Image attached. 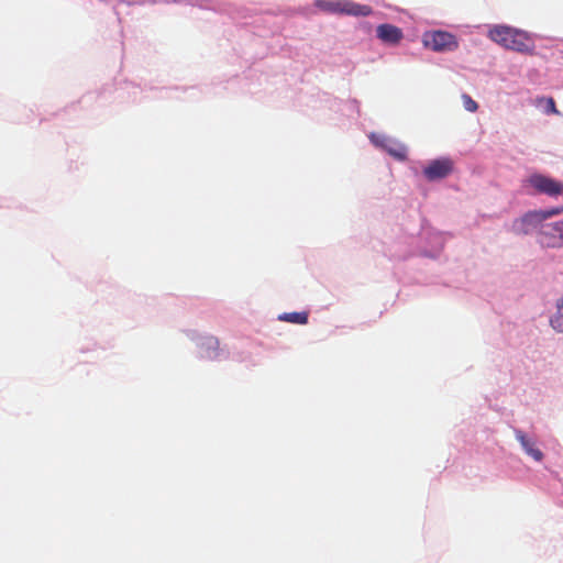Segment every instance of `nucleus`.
Instances as JSON below:
<instances>
[{
    "label": "nucleus",
    "mask_w": 563,
    "mask_h": 563,
    "mask_svg": "<svg viewBox=\"0 0 563 563\" xmlns=\"http://www.w3.org/2000/svg\"><path fill=\"white\" fill-rule=\"evenodd\" d=\"M544 102L545 103V112L548 114H559V110L556 109V106H555V102H554V99L549 97V98H540L538 99V103H542Z\"/></svg>",
    "instance_id": "obj_12"
},
{
    "label": "nucleus",
    "mask_w": 563,
    "mask_h": 563,
    "mask_svg": "<svg viewBox=\"0 0 563 563\" xmlns=\"http://www.w3.org/2000/svg\"><path fill=\"white\" fill-rule=\"evenodd\" d=\"M463 106L464 108L470 112H475L478 108V104L476 101H474L468 95L464 93L462 96Z\"/></svg>",
    "instance_id": "obj_14"
},
{
    "label": "nucleus",
    "mask_w": 563,
    "mask_h": 563,
    "mask_svg": "<svg viewBox=\"0 0 563 563\" xmlns=\"http://www.w3.org/2000/svg\"><path fill=\"white\" fill-rule=\"evenodd\" d=\"M516 439L520 442L525 452L530 455L534 461L541 462L543 453L536 446L534 441L529 439L521 430H516Z\"/></svg>",
    "instance_id": "obj_8"
},
{
    "label": "nucleus",
    "mask_w": 563,
    "mask_h": 563,
    "mask_svg": "<svg viewBox=\"0 0 563 563\" xmlns=\"http://www.w3.org/2000/svg\"><path fill=\"white\" fill-rule=\"evenodd\" d=\"M562 212H563V207H556V208L537 211L533 213V217L539 221H544L549 218L561 214Z\"/></svg>",
    "instance_id": "obj_11"
},
{
    "label": "nucleus",
    "mask_w": 563,
    "mask_h": 563,
    "mask_svg": "<svg viewBox=\"0 0 563 563\" xmlns=\"http://www.w3.org/2000/svg\"><path fill=\"white\" fill-rule=\"evenodd\" d=\"M377 37L386 44H397L402 38V32L399 27L384 23L377 26Z\"/></svg>",
    "instance_id": "obj_7"
},
{
    "label": "nucleus",
    "mask_w": 563,
    "mask_h": 563,
    "mask_svg": "<svg viewBox=\"0 0 563 563\" xmlns=\"http://www.w3.org/2000/svg\"><path fill=\"white\" fill-rule=\"evenodd\" d=\"M488 37L506 49L527 55L534 54V41L526 31L508 25H494L488 31Z\"/></svg>",
    "instance_id": "obj_1"
},
{
    "label": "nucleus",
    "mask_w": 563,
    "mask_h": 563,
    "mask_svg": "<svg viewBox=\"0 0 563 563\" xmlns=\"http://www.w3.org/2000/svg\"><path fill=\"white\" fill-rule=\"evenodd\" d=\"M314 5L325 13L351 16H368L373 12L369 5L352 0H314Z\"/></svg>",
    "instance_id": "obj_2"
},
{
    "label": "nucleus",
    "mask_w": 563,
    "mask_h": 563,
    "mask_svg": "<svg viewBox=\"0 0 563 563\" xmlns=\"http://www.w3.org/2000/svg\"><path fill=\"white\" fill-rule=\"evenodd\" d=\"M386 150L388 151V153L390 155H393L394 157L398 158V159H405L406 158V147L399 145L397 147H393V146H385Z\"/></svg>",
    "instance_id": "obj_13"
},
{
    "label": "nucleus",
    "mask_w": 563,
    "mask_h": 563,
    "mask_svg": "<svg viewBox=\"0 0 563 563\" xmlns=\"http://www.w3.org/2000/svg\"><path fill=\"white\" fill-rule=\"evenodd\" d=\"M453 170V162L450 158H440L432 161L424 169L423 174L428 180L442 179Z\"/></svg>",
    "instance_id": "obj_6"
},
{
    "label": "nucleus",
    "mask_w": 563,
    "mask_h": 563,
    "mask_svg": "<svg viewBox=\"0 0 563 563\" xmlns=\"http://www.w3.org/2000/svg\"><path fill=\"white\" fill-rule=\"evenodd\" d=\"M528 183L539 194L550 197H556L563 194V183L555 180L542 174H533L529 177Z\"/></svg>",
    "instance_id": "obj_4"
},
{
    "label": "nucleus",
    "mask_w": 563,
    "mask_h": 563,
    "mask_svg": "<svg viewBox=\"0 0 563 563\" xmlns=\"http://www.w3.org/2000/svg\"><path fill=\"white\" fill-rule=\"evenodd\" d=\"M423 44L434 52H452L459 47L456 37L445 31L426 33L423 35Z\"/></svg>",
    "instance_id": "obj_3"
},
{
    "label": "nucleus",
    "mask_w": 563,
    "mask_h": 563,
    "mask_svg": "<svg viewBox=\"0 0 563 563\" xmlns=\"http://www.w3.org/2000/svg\"><path fill=\"white\" fill-rule=\"evenodd\" d=\"M203 345H207L208 350H214L216 351L218 349L219 342L214 338H209V339H207V341H206V343ZM202 356L203 357H209V358L212 357V355H211V353L209 351H207L206 353H202Z\"/></svg>",
    "instance_id": "obj_15"
},
{
    "label": "nucleus",
    "mask_w": 563,
    "mask_h": 563,
    "mask_svg": "<svg viewBox=\"0 0 563 563\" xmlns=\"http://www.w3.org/2000/svg\"><path fill=\"white\" fill-rule=\"evenodd\" d=\"M279 320L296 324H306L308 322L307 312H288L279 316Z\"/></svg>",
    "instance_id": "obj_9"
},
{
    "label": "nucleus",
    "mask_w": 563,
    "mask_h": 563,
    "mask_svg": "<svg viewBox=\"0 0 563 563\" xmlns=\"http://www.w3.org/2000/svg\"><path fill=\"white\" fill-rule=\"evenodd\" d=\"M539 241L545 247H562L563 220L543 224L539 234Z\"/></svg>",
    "instance_id": "obj_5"
},
{
    "label": "nucleus",
    "mask_w": 563,
    "mask_h": 563,
    "mask_svg": "<svg viewBox=\"0 0 563 563\" xmlns=\"http://www.w3.org/2000/svg\"><path fill=\"white\" fill-rule=\"evenodd\" d=\"M550 323L555 331L563 332V299L558 302L556 312L551 318Z\"/></svg>",
    "instance_id": "obj_10"
}]
</instances>
